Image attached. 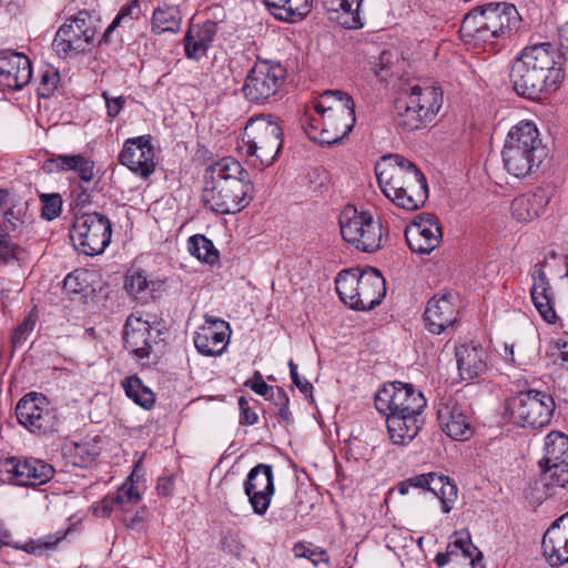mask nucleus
<instances>
[{
    "mask_svg": "<svg viewBox=\"0 0 568 568\" xmlns=\"http://www.w3.org/2000/svg\"><path fill=\"white\" fill-rule=\"evenodd\" d=\"M16 416L18 422L31 433L55 432L59 423L47 398L37 393H29L18 402Z\"/></svg>",
    "mask_w": 568,
    "mask_h": 568,
    "instance_id": "nucleus-14",
    "label": "nucleus"
},
{
    "mask_svg": "<svg viewBox=\"0 0 568 568\" xmlns=\"http://www.w3.org/2000/svg\"><path fill=\"white\" fill-rule=\"evenodd\" d=\"M364 0H324L329 19L346 29H361L364 22L361 7Z\"/></svg>",
    "mask_w": 568,
    "mask_h": 568,
    "instance_id": "nucleus-31",
    "label": "nucleus"
},
{
    "mask_svg": "<svg viewBox=\"0 0 568 568\" xmlns=\"http://www.w3.org/2000/svg\"><path fill=\"white\" fill-rule=\"evenodd\" d=\"M119 162L141 178H149L155 170L154 150L150 135L128 139L119 154Z\"/></svg>",
    "mask_w": 568,
    "mask_h": 568,
    "instance_id": "nucleus-20",
    "label": "nucleus"
},
{
    "mask_svg": "<svg viewBox=\"0 0 568 568\" xmlns=\"http://www.w3.org/2000/svg\"><path fill=\"white\" fill-rule=\"evenodd\" d=\"M456 362L462 379L471 381L487 369V354L481 346L464 344L456 347Z\"/></svg>",
    "mask_w": 568,
    "mask_h": 568,
    "instance_id": "nucleus-30",
    "label": "nucleus"
},
{
    "mask_svg": "<svg viewBox=\"0 0 568 568\" xmlns=\"http://www.w3.org/2000/svg\"><path fill=\"white\" fill-rule=\"evenodd\" d=\"M520 20L514 4L489 2L465 16L460 33L468 41L493 43L495 39L508 38L517 31Z\"/></svg>",
    "mask_w": 568,
    "mask_h": 568,
    "instance_id": "nucleus-5",
    "label": "nucleus"
},
{
    "mask_svg": "<svg viewBox=\"0 0 568 568\" xmlns=\"http://www.w3.org/2000/svg\"><path fill=\"white\" fill-rule=\"evenodd\" d=\"M272 402L274 406V415L287 425L293 423V415L288 406L290 398L283 387H276L275 394H272Z\"/></svg>",
    "mask_w": 568,
    "mask_h": 568,
    "instance_id": "nucleus-48",
    "label": "nucleus"
},
{
    "mask_svg": "<svg viewBox=\"0 0 568 568\" xmlns=\"http://www.w3.org/2000/svg\"><path fill=\"white\" fill-rule=\"evenodd\" d=\"M282 128L271 114L251 118L242 134L246 155L254 156L262 168L272 165L282 149Z\"/></svg>",
    "mask_w": 568,
    "mask_h": 568,
    "instance_id": "nucleus-7",
    "label": "nucleus"
},
{
    "mask_svg": "<svg viewBox=\"0 0 568 568\" xmlns=\"http://www.w3.org/2000/svg\"><path fill=\"white\" fill-rule=\"evenodd\" d=\"M42 203L41 216L47 221H52L61 214L62 199L58 193H42L39 195Z\"/></svg>",
    "mask_w": 568,
    "mask_h": 568,
    "instance_id": "nucleus-51",
    "label": "nucleus"
},
{
    "mask_svg": "<svg viewBox=\"0 0 568 568\" xmlns=\"http://www.w3.org/2000/svg\"><path fill=\"white\" fill-rule=\"evenodd\" d=\"M187 248L191 255L207 264H213L219 260L217 250L214 247L213 242L205 235H192L187 241Z\"/></svg>",
    "mask_w": 568,
    "mask_h": 568,
    "instance_id": "nucleus-44",
    "label": "nucleus"
},
{
    "mask_svg": "<svg viewBox=\"0 0 568 568\" xmlns=\"http://www.w3.org/2000/svg\"><path fill=\"white\" fill-rule=\"evenodd\" d=\"M448 548L449 550L446 554L439 552L436 555L435 562L437 566L443 567L447 565L454 556L457 557L460 552L464 558L469 559L473 568H484L483 554L471 542L469 537L455 539Z\"/></svg>",
    "mask_w": 568,
    "mask_h": 568,
    "instance_id": "nucleus-33",
    "label": "nucleus"
},
{
    "mask_svg": "<svg viewBox=\"0 0 568 568\" xmlns=\"http://www.w3.org/2000/svg\"><path fill=\"white\" fill-rule=\"evenodd\" d=\"M173 489H174V477L173 476L159 478L158 484H156V490H158L159 495L169 497L172 495Z\"/></svg>",
    "mask_w": 568,
    "mask_h": 568,
    "instance_id": "nucleus-63",
    "label": "nucleus"
},
{
    "mask_svg": "<svg viewBox=\"0 0 568 568\" xmlns=\"http://www.w3.org/2000/svg\"><path fill=\"white\" fill-rule=\"evenodd\" d=\"M555 408V400L549 393L534 388L520 390L507 402V410L513 424L531 430L547 427L552 419Z\"/></svg>",
    "mask_w": 568,
    "mask_h": 568,
    "instance_id": "nucleus-8",
    "label": "nucleus"
},
{
    "mask_svg": "<svg viewBox=\"0 0 568 568\" xmlns=\"http://www.w3.org/2000/svg\"><path fill=\"white\" fill-rule=\"evenodd\" d=\"M149 9L148 0H132L130 3L124 4L111 24L104 31L102 41L105 43L111 42L112 32L123 22H130L139 19Z\"/></svg>",
    "mask_w": 568,
    "mask_h": 568,
    "instance_id": "nucleus-41",
    "label": "nucleus"
},
{
    "mask_svg": "<svg viewBox=\"0 0 568 568\" xmlns=\"http://www.w3.org/2000/svg\"><path fill=\"white\" fill-rule=\"evenodd\" d=\"M181 23L180 10L174 6L164 4L154 9L152 14V31L154 33L178 32Z\"/></svg>",
    "mask_w": 568,
    "mask_h": 568,
    "instance_id": "nucleus-40",
    "label": "nucleus"
},
{
    "mask_svg": "<svg viewBox=\"0 0 568 568\" xmlns=\"http://www.w3.org/2000/svg\"><path fill=\"white\" fill-rule=\"evenodd\" d=\"M357 287V297L355 298V311H371L381 304L386 294V282L382 273L374 268L367 267L361 271Z\"/></svg>",
    "mask_w": 568,
    "mask_h": 568,
    "instance_id": "nucleus-22",
    "label": "nucleus"
},
{
    "mask_svg": "<svg viewBox=\"0 0 568 568\" xmlns=\"http://www.w3.org/2000/svg\"><path fill=\"white\" fill-rule=\"evenodd\" d=\"M244 493L256 515L266 514L275 493L273 467L257 464L247 474L244 481Z\"/></svg>",
    "mask_w": 568,
    "mask_h": 568,
    "instance_id": "nucleus-17",
    "label": "nucleus"
},
{
    "mask_svg": "<svg viewBox=\"0 0 568 568\" xmlns=\"http://www.w3.org/2000/svg\"><path fill=\"white\" fill-rule=\"evenodd\" d=\"M318 119L310 118L305 132L313 141L324 145L339 143L356 122L353 98L339 90L324 91L315 102Z\"/></svg>",
    "mask_w": 568,
    "mask_h": 568,
    "instance_id": "nucleus-4",
    "label": "nucleus"
},
{
    "mask_svg": "<svg viewBox=\"0 0 568 568\" xmlns=\"http://www.w3.org/2000/svg\"><path fill=\"white\" fill-rule=\"evenodd\" d=\"M375 174L384 195L400 209L415 211L428 197L425 175L416 164L399 154L382 156L375 165Z\"/></svg>",
    "mask_w": 568,
    "mask_h": 568,
    "instance_id": "nucleus-3",
    "label": "nucleus"
},
{
    "mask_svg": "<svg viewBox=\"0 0 568 568\" xmlns=\"http://www.w3.org/2000/svg\"><path fill=\"white\" fill-rule=\"evenodd\" d=\"M70 237L75 248L82 254L99 255L111 242V221L98 212L77 215L70 230Z\"/></svg>",
    "mask_w": 568,
    "mask_h": 568,
    "instance_id": "nucleus-11",
    "label": "nucleus"
},
{
    "mask_svg": "<svg viewBox=\"0 0 568 568\" xmlns=\"http://www.w3.org/2000/svg\"><path fill=\"white\" fill-rule=\"evenodd\" d=\"M94 161L82 154H58L47 159L42 164L45 173L74 171L82 182L89 183L94 178Z\"/></svg>",
    "mask_w": 568,
    "mask_h": 568,
    "instance_id": "nucleus-28",
    "label": "nucleus"
},
{
    "mask_svg": "<svg viewBox=\"0 0 568 568\" xmlns=\"http://www.w3.org/2000/svg\"><path fill=\"white\" fill-rule=\"evenodd\" d=\"M32 67L30 59L17 51H0V90L19 91L30 83Z\"/></svg>",
    "mask_w": 568,
    "mask_h": 568,
    "instance_id": "nucleus-19",
    "label": "nucleus"
},
{
    "mask_svg": "<svg viewBox=\"0 0 568 568\" xmlns=\"http://www.w3.org/2000/svg\"><path fill=\"white\" fill-rule=\"evenodd\" d=\"M290 374L293 384L300 389V392L306 397H312L313 385L305 378H302L297 373L296 364L291 359L288 362Z\"/></svg>",
    "mask_w": 568,
    "mask_h": 568,
    "instance_id": "nucleus-57",
    "label": "nucleus"
},
{
    "mask_svg": "<svg viewBox=\"0 0 568 568\" xmlns=\"http://www.w3.org/2000/svg\"><path fill=\"white\" fill-rule=\"evenodd\" d=\"M386 416L387 430L392 442L396 445H407L424 425L423 412L406 413L393 412Z\"/></svg>",
    "mask_w": 568,
    "mask_h": 568,
    "instance_id": "nucleus-25",
    "label": "nucleus"
},
{
    "mask_svg": "<svg viewBox=\"0 0 568 568\" xmlns=\"http://www.w3.org/2000/svg\"><path fill=\"white\" fill-rule=\"evenodd\" d=\"M559 53L568 61V21L558 30Z\"/></svg>",
    "mask_w": 568,
    "mask_h": 568,
    "instance_id": "nucleus-62",
    "label": "nucleus"
},
{
    "mask_svg": "<svg viewBox=\"0 0 568 568\" xmlns=\"http://www.w3.org/2000/svg\"><path fill=\"white\" fill-rule=\"evenodd\" d=\"M125 395L144 409H151L155 397L138 376H129L122 381Z\"/></svg>",
    "mask_w": 568,
    "mask_h": 568,
    "instance_id": "nucleus-42",
    "label": "nucleus"
},
{
    "mask_svg": "<svg viewBox=\"0 0 568 568\" xmlns=\"http://www.w3.org/2000/svg\"><path fill=\"white\" fill-rule=\"evenodd\" d=\"M286 77L280 62L257 59L246 74L242 92L248 102L264 104L280 92Z\"/></svg>",
    "mask_w": 568,
    "mask_h": 568,
    "instance_id": "nucleus-10",
    "label": "nucleus"
},
{
    "mask_svg": "<svg viewBox=\"0 0 568 568\" xmlns=\"http://www.w3.org/2000/svg\"><path fill=\"white\" fill-rule=\"evenodd\" d=\"M250 173L233 158H223L206 170L204 202L219 214H235L253 199Z\"/></svg>",
    "mask_w": 568,
    "mask_h": 568,
    "instance_id": "nucleus-2",
    "label": "nucleus"
},
{
    "mask_svg": "<svg viewBox=\"0 0 568 568\" xmlns=\"http://www.w3.org/2000/svg\"><path fill=\"white\" fill-rule=\"evenodd\" d=\"M216 32L217 24L211 20L202 24H191L183 39L186 58L199 61L205 57Z\"/></svg>",
    "mask_w": 568,
    "mask_h": 568,
    "instance_id": "nucleus-27",
    "label": "nucleus"
},
{
    "mask_svg": "<svg viewBox=\"0 0 568 568\" xmlns=\"http://www.w3.org/2000/svg\"><path fill=\"white\" fill-rule=\"evenodd\" d=\"M141 500V495L133 483H124L112 496H106L101 501L103 516H109L115 508L122 511H130V507Z\"/></svg>",
    "mask_w": 568,
    "mask_h": 568,
    "instance_id": "nucleus-36",
    "label": "nucleus"
},
{
    "mask_svg": "<svg viewBox=\"0 0 568 568\" xmlns=\"http://www.w3.org/2000/svg\"><path fill=\"white\" fill-rule=\"evenodd\" d=\"M339 227L343 239L362 252H375L386 241L382 222L375 220L369 212H357L353 206L342 212Z\"/></svg>",
    "mask_w": 568,
    "mask_h": 568,
    "instance_id": "nucleus-9",
    "label": "nucleus"
},
{
    "mask_svg": "<svg viewBox=\"0 0 568 568\" xmlns=\"http://www.w3.org/2000/svg\"><path fill=\"white\" fill-rule=\"evenodd\" d=\"M14 240L19 241L20 236L18 234H9L0 223V262L6 265L20 264L28 257L27 250L18 242H14Z\"/></svg>",
    "mask_w": 568,
    "mask_h": 568,
    "instance_id": "nucleus-38",
    "label": "nucleus"
},
{
    "mask_svg": "<svg viewBox=\"0 0 568 568\" xmlns=\"http://www.w3.org/2000/svg\"><path fill=\"white\" fill-rule=\"evenodd\" d=\"M428 477L427 474H419L407 478L408 485L414 488L427 489Z\"/></svg>",
    "mask_w": 568,
    "mask_h": 568,
    "instance_id": "nucleus-64",
    "label": "nucleus"
},
{
    "mask_svg": "<svg viewBox=\"0 0 568 568\" xmlns=\"http://www.w3.org/2000/svg\"><path fill=\"white\" fill-rule=\"evenodd\" d=\"M72 197L74 210H81L92 203V192L81 184L74 187Z\"/></svg>",
    "mask_w": 568,
    "mask_h": 568,
    "instance_id": "nucleus-59",
    "label": "nucleus"
},
{
    "mask_svg": "<svg viewBox=\"0 0 568 568\" xmlns=\"http://www.w3.org/2000/svg\"><path fill=\"white\" fill-rule=\"evenodd\" d=\"M97 26L89 11H79L58 29L52 47L57 54L65 58L70 54L84 52L93 42Z\"/></svg>",
    "mask_w": 568,
    "mask_h": 568,
    "instance_id": "nucleus-12",
    "label": "nucleus"
},
{
    "mask_svg": "<svg viewBox=\"0 0 568 568\" xmlns=\"http://www.w3.org/2000/svg\"><path fill=\"white\" fill-rule=\"evenodd\" d=\"M501 156L507 172L516 178H525L540 166L546 150L532 121H520L509 130Z\"/></svg>",
    "mask_w": 568,
    "mask_h": 568,
    "instance_id": "nucleus-6",
    "label": "nucleus"
},
{
    "mask_svg": "<svg viewBox=\"0 0 568 568\" xmlns=\"http://www.w3.org/2000/svg\"><path fill=\"white\" fill-rule=\"evenodd\" d=\"M126 291L135 298H142L148 292L149 280L142 271H134L126 275L125 278Z\"/></svg>",
    "mask_w": 568,
    "mask_h": 568,
    "instance_id": "nucleus-52",
    "label": "nucleus"
},
{
    "mask_svg": "<svg viewBox=\"0 0 568 568\" xmlns=\"http://www.w3.org/2000/svg\"><path fill=\"white\" fill-rule=\"evenodd\" d=\"M394 54L390 51H383L378 57V62L376 64V75L379 78H384L387 75V69L393 63Z\"/></svg>",
    "mask_w": 568,
    "mask_h": 568,
    "instance_id": "nucleus-61",
    "label": "nucleus"
},
{
    "mask_svg": "<svg viewBox=\"0 0 568 568\" xmlns=\"http://www.w3.org/2000/svg\"><path fill=\"white\" fill-rule=\"evenodd\" d=\"M162 332L148 321L129 317L124 325V347L139 361H149L154 347L162 341Z\"/></svg>",
    "mask_w": 568,
    "mask_h": 568,
    "instance_id": "nucleus-18",
    "label": "nucleus"
},
{
    "mask_svg": "<svg viewBox=\"0 0 568 568\" xmlns=\"http://www.w3.org/2000/svg\"><path fill=\"white\" fill-rule=\"evenodd\" d=\"M88 272L84 270H75L68 274L63 281V291L67 294H81L88 287Z\"/></svg>",
    "mask_w": 568,
    "mask_h": 568,
    "instance_id": "nucleus-54",
    "label": "nucleus"
},
{
    "mask_svg": "<svg viewBox=\"0 0 568 568\" xmlns=\"http://www.w3.org/2000/svg\"><path fill=\"white\" fill-rule=\"evenodd\" d=\"M375 407L381 414L393 412H423L426 399L412 384L393 382L384 385L375 395Z\"/></svg>",
    "mask_w": 568,
    "mask_h": 568,
    "instance_id": "nucleus-13",
    "label": "nucleus"
},
{
    "mask_svg": "<svg viewBox=\"0 0 568 568\" xmlns=\"http://www.w3.org/2000/svg\"><path fill=\"white\" fill-rule=\"evenodd\" d=\"M409 226L418 227L420 237L430 244L438 246L443 239L442 227L438 219L429 213H422L417 215Z\"/></svg>",
    "mask_w": 568,
    "mask_h": 568,
    "instance_id": "nucleus-43",
    "label": "nucleus"
},
{
    "mask_svg": "<svg viewBox=\"0 0 568 568\" xmlns=\"http://www.w3.org/2000/svg\"><path fill=\"white\" fill-rule=\"evenodd\" d=\"M37 316L31 312L22 323H20L11 335V345L13 349H17L24 345L28 341L31 332L34 329L37 324Z\"/></svg>",
    "mask_w": 568,
    "mask_h": 568,
    "instance_id": "nucleus-49",
    "label": "nucleus"
},
{
    "mask_svg": "<svg viewBox=\"0 0 568 568\" xmlns=\"http://www.w3.org/2000/svg\"><path fill=\"white\" fill-rule=\"evenodd\" d=\"M437 419L442 430L454 440H467L473 436L468 408L456 397L448 396L439 400Z\"/></svg>",
    "mask_w": 568,
    "mask_h": 568,
    "instance_id": "nucleus-16",
    "label": "nucleus"
},
{
    "mask_svg": "<svg viewBox=\"0 0 568 568\" xmlns=\"http://www.w3.org/2000/svg\"><path fill=\"white\" fill-rule=\"evenodd\" d=\"M546 261L535 265L532 272V286L530 288V296L534 306L539 315L549 324L556 323L557 314L554 308L555 295L549 278L547 277L544 268Z\"/></svg>",
    "mask_w": 568,
    "mask_h": 568,
    "instance_id": "nucleus-23",
    "label": "nucleus"
},
{
    "mask_svg": "<svg viewBox=\"0 0 568 568\" xmlns=\"http://www.w3.org/2000/svg\"><path fill=\"white\" fill-rule=\"evenodd\" d=\"M568 462V436L560 432H550L545 438V455L539 466H556Z\"/></svg>",
    "mask_w": 568,
    "mask_h": 568,
    "instance_id": "nucleus-37",
    "label": "nucleus"
},
{
    "mask_svg": "<svg viewBox=\"0 0 568 568\" xmlns=\"http://www.w3.org/2000/svg\"><path fill=\"white\" fill-rule=\"evenodd\" d=\"M264 3L275 19L288 23L303 20L312 8V0H264Z\"/></svg>",
    "mask_w": 568,
    "mask_h": 568,
    "instance_id": "nucleus-32",
    "label": "nucleus"
},
{
    "mask_svg": "<svg viewBox=\"0 0 568 568\" xmlns=\"http://www.w3.org/2000/svg\"><path fill=\"white\" fill-rule=\"evenodd\" d=\"M65 535L67 532L58 531L53 535H48L42 538L30 539L23 545L17 546V548L34 556H43L54 550L58 544L64 539Z\"/></svg>",
    "mask_w": 568,
    "mask_h": 568,
    "instance_id": "nucleus-46",
    "label": "nucleus"
},
{
    "mask_svg": "<svg viewBox=\"0 0 568 568\" xmlns=\"http://www.w3.org/2000/svg\"><path fill=\"white\" fill-rule=\"evenodd\" d=\"M394 121L397 128L406 132L419 130L429 123L427 119H424V115L417 108H414L402 93L395 100Z\"/></svg>",
    "mask_w": 568,
    "mask_h": 568,
    "instance_id": "nucleus-34",
    "label": "nucleus"
},
{
    "mask_svg": "<svg viewBox=\"0 0 568 568\" xmlns=\"http://www.w3.org/2000/svg\"><path fill=\"white\" fill-rule=\"evenodd\" d=\"M358 268H349L341 271L335 278L336 292L341 298V301L348 305L352 310H355L357 297V287L359 274Z\"/></svg>",
    "mask_w": 568,
    "mask_h": 568,
    "instance_id": "nucleus-39",
    "label": "nucleus"
},
{
    "mask_svg": "<svg viewBox=\"0 0 568 568\" xmlns=\"http://www.w3.org/2000/svg\"><path fill=\"white\" fill-rule=\"evenodd\" d=\"M557 58V51L549 42L524 48L509 70L515 93L530 101H540L554 93L565 79Z\"/></svg>",
    "mask_w": 568,
    "mask_h": 568,
    "instance_id": "nucleus-1",
    "label": "nucleus"
},
{
    "mask_svg": "<svg viewBox=\"0 0 568 568\" xmlns=\"http://www.w3.org/2000/svg\"><path fill=\"white\" fill-rule=\"evenodd\" d=\"M427 491L433 493L442 503V510L448 514L457 499V486L448 476L437 473H427Z\"/></svg>",
    "mask_w": 568,
    "mask_h": 568,
    "instance_id": "nucleus-35",
    "label": "nucleus"
},
{
    "mask_svg": "<svg viewBox=\"0 0 568 568\" xmlns=\"http://www.w3.org/2000/svg\"><path fill=\"white\" fill-rule=\"evenodd\" d=\"M541 480L548 490L562 488L568 490V462L556 466H539ZM555 494V491H551Z\"/></svg>",
    "mask_w": 568,
    "mask_h": 568,
    "instance_id": "nucleus-45",
    "label": "nucleus"
},
{
    "mask_svg": "<svg viewBox=\"0 0 568 568\" xmlns=\"http://www.w3.org/2000/svg\"><path fill=\"white\" fill-rule=\"evenodd\" d=\"M0 466L9 483L23 487L47 484L55 473L52 465L33 457H8Z\"/></svg>",
    "mask_w": 568,
    "mask_h": 568,
    "instance_id": "nucleus-15",
    "label": "nucleus"
},
{
    "mask_svg": "<svg viewBox=\"0 0 568 568\" xmlns=\"http://www.w3.org/2000/svg\"><path fill=\"white\" fill-rule=\"evenodd\" d=\"M417 232H418V227L409 226V225L406 227L405 239H406L408 247L413 252L418 253V254H429L437 246L425 241L423 237H420V232L419 233H417Z\"/></svg>",
    "mask_w": 568,
    "mask_h": 568,
    "instance_id": "nucleus-53",
    "label": "nucleus"
},
{
    "mask_svg": "<svg viewBox=\"0 0 568 568\" xmlns=\"http://www.w3.org/2000/svg\"><path fill=\"white\" fill-rule=\"evenodd\" d=\"M59 82V71L52 67H47L41 71L38 95L45 99L50 98L57 90Z\"/></svg>",
    "mask_w": 568,
    "mask_h": 568,
    "instance_id": "nucleus-50",
    "label": "nucleus"
},
{
    "mask_svg": "<svg viewBox=\"0 0 568 568\" xmlns=\"http://www.w3.org/2000/svg\"><path fill=\"white\" fill-rule=\"evenodd\" d=\"M239 408L241 425H254L257 423V414L251 409L248 400L243 396L239 398Z\"/></svg>",
    "mask_w": 568,
    "mask_h": 568,
    "instance_id": "nucleus-60",
    "label": "nucleus"
},
{
    "mask_svg": "<svg viewBox=\"0 0 568 568\" xmlns=\"http://www.w3.org/2000/svg\"><path fill=\"white\" fill-rule=\"evenodd\" d=\"M295 557L307 558L314 566H318L321 562L328 561V555L326 550L320 548H312L311 545L306 546L302 542L295 544L293 547Z\"/></svg>",
    "mask_w": 568,
    "mask_h": 568,
    "instance_id": "nucleus-55",
    "label": "nucleus"
},
{
    "mask_svg": "<svg viewBox=\"0 0 568 568\" xmlns=\"http://www.w3.org/2000/svg\"><path fill=\"white\" fill-rule=\"evenodd\" d=\"M257 395L263 396L265 399L272 400L273 387L266 384L260 372H255L252 381L245 384Z\"/></svg>",
    "mask_w": 568,
    "mask_h": 568,
    "instance_id": "nucleus-56",
    "label": "nucleus"
},
{
    "mask_svg": "<svg viewBox=\"0 0 568 568\" xmlns=\"http://www.w3.org/2000/svg\"><path fill=\"white\" fill-rule=\"evenodd\" d=\"M552 189L538 187L531 193L521 194L511 201L513 216L519 222H529L544 213L552 197Z\"/></svg>",
    "mask_w": 568,
    "mask_h": 568,
    "instance_id": "nucleus-26",
    "label": "nucleus"
},
{
    "mask_svg": "<svg viewBox=\"0 0 568 568\" xmlns=\"http://www.w3.org/2000/svg\"><path fill=\"white\" fill-rule=\"evenodd\" d=\"M414 108L429 122L435 118L443 104V92L439 88L418 84L410 85L400 92Z\"/></svg>",
    "mask_w": 568,
    "mask_h": 568,
    "instance_id": "nucleus-29",
    "label": "nucleus"
},
{
    "mask_svg": "<svg viewBox=\"0 0 568 568\" xmlns=\"http://www.w3.org/2000/svg\"><path fill=\"white\" fill-rule=\"evenodd\" d=\"M102 98L105 101L106 113L110 118L119 115L125 105V98L123 95L112 98L108 91H103Z\"/></svg>",
    "mask_w": 568,
    "mask_h": 568,
    "instance_id": "nucleus-58",
    "label": "nucleus"
},
{
    "mask_svg": "<svg viewBox=\"0 0 568 568\" xmlns=\"http://www.w3.org/2000/svg\"><path fill=\"white\" fill-rule=\"evenodd\" d=\"M452 297L450 293H445L428 301L424 317L430 333L439 335L457 322L458 311L452 303Z\"/></svg>",
    "mask_w": 568,
    "mask_h": 568,
    "instance_id": "nucleus-24",
    "label": "nucleus"
},
{
    "mask_svg": "<svg viewBox=\"0 0 568 568\" xmlns=\"http://www.w3.org/2000/svg\"><path fill=\"white\" fill-rule=\"evenodd\" d=\"M230 324L220 318L205 315V323L195 332V348L205 356L222 355L229 344Z\"/></svg>",
    "mask_w": 568,
    "mask_h": 568,
    "instance_id": "nucleus-21",
    "label": "nucleus"
},
{
    "mask_svg": "<svg viewBox=\"0 0 568 568\" xmlns=\"http://www.w3.org/2000/svg\"><path fill=\"white\" fill-rule=\"evenodd\" d=\"M26 214L21 212V210H16L14 206L8 209L3 213V223L4 230L9 232V234H18L21 236L24 232H28L29 224L24 220Z\"/></svg>",
    "mask_w": 568,
    "mask_h": 568,
    "instance_id": "nucleus-47",
    "label": "nucleus"
}]
</instances>
